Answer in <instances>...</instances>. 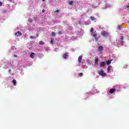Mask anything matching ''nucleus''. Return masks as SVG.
<instances>
[{"mask_svg": "<svg viewBox=\"0 0 129 129\" xmlns=\"http://www.w3.org/2000/svg\"><path fill=\"white\" fill-rule=\"evenodd\" d=\"M90 32L92 33V36L95 38V41H96V42H98V39H100V36L97 37V34L95 33H96V31L94 32V29L93 28L91 29Z\"/></svg>", "mask_w": 129, "mask_h": 129, "instance_id": "f257e3e1", "label": "nucleus"}, {"mask_svg": "<svg viewBox=\"0 0 129 129\" xmlns=\"http://www.w3.org/2000/svg\"><path fill=\"white\" fill-rule=\"evenodd\" d=\"M98 73L100 76H102L103 77L104 76H106V74L103 72V70H102L99 72H98Z\"/></svg>", "mask_w": 129, "mask_h": 129, "instance_id": "f03ea898", "label": "nucleus"}, {"mask_svg": "<svg viewBox=\"0 0 129 129\" xmlns=\"http://www.w3.org/2000/svg\"><path fill=\"white\" fill-rule=\"evenodd\" d=\"M102 35L104 37H107V36L108 35V32H107L105 31H103L102 32Z\"/></svg>", "mask_w": 129, "mask_h": 129, "instance_id": "7ed1b4c3", "label": "nucleus"}, {"mask_svg": "<svg viewBox=\"0 0 129 129\" xmlns=\"http://www.w3.org/2000/svg\"><path fill=\"white\" fill-rule=\"evenodd\" d=\"M15 36L16 37H21V36H22V33L20 31H18L15 33Z\"/></svg>", "mask_w": 129, "mask_h": 129, "instance_id": "20e7f679", "label": "nucleus"}, {"mask_svg": "<svg viewBox=\"0 0 129 129\" xmlns=\"http://www.w3.org/2000/svg\"><path fill=\"white\" fill-rule=\"evenodd\" d=\"M98 49L99 52H102L103 51V47L102 46H99Z\"/></svg>", "mask_w": 129, "mask_h": 129, "instance_id": "39448f33", "label": "nucleus"}, {"mask_svg": "<svg viewBox=\"0 0 129 129\" xmlns=\"http://www.w3.org/2000/svg\"><path fill=\"white\" fill-rule=\"evenodd\" d=\"M68 57V52H66L63 54V58L64 59H67Z\"/></svg>", "mask_w": 129, "mask_h": 129, "instance_id": "423d86ee", "label": "nucleus"}, {"mask_svg": "<svg viewBox=\"0 0 129 129\" xmlns=\"http://www.w3.org/2000/svg\"><path fill=\"white\" fill-rule=\"evenodd\" d=\"M81 61H82V55H80L78 57L79 63H81Z\"/></svg>", "mask_w": 129, "mask_h": 129, "instance_id": "0eeeda50", "label": "nucleus"}, {"mask_svg": "<svg viewBox=\"0 0 129 129\" xmlns=\"http://www.w3.org/2000/svg\"><path fill=\"white\" fill-rule=\"evenodd\" d=\"M109 92L111 94H112L114 92H115V89L112 88L109 91Z\"/></svg>", "mask_w": 129, "mask_h": 129, "instance_id": "6e6552de", "label": "nucleus"}, {"mask_svg": "<svg viewBox=\"0 0 129 129\" xmlns=\"http://www.w3.org/2000/svg\"><path fill=\"white\" fill-rule=\"evenodd\" d=\"M105 66V62L104 61H102L100 64V67H103V66Z\"/></svg>", "mask_w": 129, "mask_h": 129, "instance_id": "1a4fd4ad", "label": "nucleus"}, {"mask_svg": "<svg viewBox=\"0 0 129 129\" xmlns=\"http://www.w3.org/2000/svg\"><path fill=\"white\" fill-rule=\"evenodd\" d=\"M112 61V60H110V61L107 60L105 61V63H106V64H107V65H110V64H111Z\"/></svg>", "mask_w": 129, "mask_h": 129, "instance_id": "9d476101", "label": "nucleus"}, {"mask_svg": "<svg viewBox=\"0 0 129 129\" xmlns=\"http://www.w3.org/2000/svg\"><path fill=\"white\" fill-rule=\"evenodd\" d=\"M95 64H98V58H96L95 59Z\"/></svg>", "mask_w": 129, "mask_h": 129, "instance_id": "9b49d317", "label": "nucleus"}, {"mask_svg": "<svg viewBox=\"0 0 129 129\" xmlns=\"http://www.w3.org/2000/svg\"><path fill=\"white\" fill-rule=\"evenodd\" d=\"M12 82H13L14 86H16V85H17V81H16V80H13L12 81Z\"/></svg>", "mask_w": 129, "mask_h": 129, "instance_id": "f8f14e48", "label": "nucleus"}, {"mask_svg": "<svg viewBox=\"0 0 129 129\" xmlns=\"http://www.w3.org/2000/svg\"><path fill=\"white\" fill-rule=\"evenodd\" d=\"M34 56H35V53L34 52L31 53L30 55V57H31V58H34Z\"/></svg>", "mask_w": 129, "mask_h": 129, "instance_id": "ddd939ff", "label": "nucleus"}, {"mask_svg": "<svg viewBox=\"0 0 129 129\" xmlns=\"http://www.w3.org/2000/svg\"><path fill=\"white\" fill-rule=\"evenodd\" d=\"M51 44H54V38H51L50 40Z\"/></svg>", "mask_w": 129, "mask_h": 129, "instance_id": "4468645a", "label": "nucleus"}, {"mask_svg": "<svg viewBox=\"0 0 129 129\" xmlns=\"http://www.w3.org/2000/svg\"><path fill=\"white\" fill-rule=\"evenodd\" d=\"M69 5H70L71 6H73L74 5V2L73 1H70L69 3Z\"/></svg>", "mask_w": 129, "mask_h": 129, "instance_id": "2eb2a0df", "label": "nucleus"}, {"mask_svg": "<svg viewBox=\"0 0 129 129\" xmlns=\"http://www.w3.org/2000/svg\"><path fill=\"white\" fill-rule=\"evenodd\" d=\"M90 19H91V20L92 21H94V20H95V18H94V17H92V16L90 17Z\"/></svg>", "mask_w": 129, "mask_h": 129, "instance_id": "dca6fc26", "label": "nucleus"}, {"mask_svg": "<svg viewBox=\"0 0 129 129\" xmlns=\"http://www.w3.org/2000/svg\"><path fill=\"white\" fill-rule=\"evenodd\" d=\"M36 38H37V37L34 36L33 35L30 36V39H36Z\"/></svg>", "mask_w": 129, "mask_h": 129, "instance_id": "f3484780", "label": "nucleus"}, {"mask_svg": "<svg viewBox=\"0 0 129 129\" xmlns=\"http://www.w3.org/2000/svg\"><path fill=\"white\" fill-rule=\"evenodd\" d=\"M110 68H111V66H109L107 68V70L108 71H110Z\"/></svg>", "mask_w": 129, "mask_h": 129, "instance_id": "a211bd4d", "label": "nucleus"}, {"mask_svg": "<svg viewBox=\"0 0 129 129\" xmlns=\"http://www.w3.org/2000/svg\"><path fill=\"white\" fill-rule=\"evenodd\" d=\"M40 45H44V42L42 41H39Z\"/></svg>", "mask_w": 129, "mask_h": 129, "instance_id": "6ab92c4d", "label": "nucleus"}, {"mask_svg": "<svg viewBox=\"0 0 129 129\" xmlns=\"http://www.w3.org/2000/svg\"><path fill=\"white\" fill-rule=\"evenodd\" d=\"M51 35L54 37L55 36V32H52V33H51Z\"/></svg>", "mask_w": 129, "mask_h": 129, "instance_id": "aec40b11", "label": "nucleus"}, {"mask_svg": "<svg viewBox=\"0 0 129 129\" xmlns=\"http://www.w3.org/2000/svg\"><path fill=\"white\" fill-rule=\"evenodd\" d=\"M79 76H80V77H82V76H83V73H81L79 74Z\"/></svg>", "mask_w": 129, "mask_h": 129, "instance_id": "412c9836", "label": "nucleus"}, {"mask_svg": "<svg viewBox=\"0 0 129 129\" xmlns=\"http://www.w3.org/2000/svg\"><path fill=\"white\" fill-rule=\"evenodd\" d=\"M118 29L119 30H120V29H121V25H119V26H118Z\"/></svg>", "mask_w": 129, "mask_h": 129, "instance_id": "4be33fe9", "label": "nucleus"}, {"mask_svg": "<svg viewBox=\"0 0 129 129\" xmlns=\"http://www.w3.org/2000/svg\"><path fill=\"white\" fill-rule=\"evenodd\" d=\"M59 12H60V10H57L55 11L54 12V13H59Z\"/></svg>", "mask_w": 129, "mask_h": 129, "instance_id": "5701e85b", "label": "nucleus"}, {"mask_svg": "<svg viewBox=\"0 0 129 129\" xmlns=\"http://www.w3.org/2000/svg\"><path fill=\"white\" fill-rule=\"evenodd\" d=\"M58 35H61V34H62V32H61L60 31L58 32Z\"/></svg>", "mask_w": 129, "mask_h": 129, "instance_id": "b1692460", "label": "nucleus"}, {"mask_svg": "<svg viewBox=\"0 0 129 129\" xmlns=\"http://www.w3.org/2000/svg\"><path fill=\"white\" fill-rule=\"evenodd\" d=\"M3 6V3H2V2H0V7Z\"/></svg>", "mask_w": 129, "mask_h": 129, "instance_id": "393cba45", "label": "nucleus"}, {"mask_svg": "<svg viewBox=\"0 0 129 129\" xmlns=\"http://www.w3.org/2000/svg\"><path fill=\"white\" fill-rule=\"evenodd\" d=\"M120 39H121V40H123V37H121V38H120Z\"/></svg>", "mask_w": 129, "mask_h": 129, "instance_id": "a878e982", "label": "nucleus"}, {"mask_svg": "<svg viewBox=\"0 0 129 129\" xmlns=\"http://www.w3.org/2000/svg\"><path fill=\"white\" fill-rule=\"evenodd\" d=\"M14 56L16 58H17V57H18V56L17 55H14Z\"/></svg>", "mask_w": 129, "mask_h": 129, "instance_id": "bb28decb", "label": "nucleus"}, {"mask_svg": "<svg viewBox=\"0 0 129 129\" xmlns=\"http://www.w3.org/2000/svg\"><path fill=\"white\" fill-rule=\"evenodd\" d=\"M42 13H45V10L43 9V10H42Z\"/></svg>", "mask_w": 129, "mask_h": 129, "instance_id": "cd10ccee", "label": "nucleus"}, {"mask_svg": "<svg viewBox=\"0 0 129 129\" xmlns=\"http://www.w3.org/2000/svg\"><path fill=\"white\" fill-rule=\"evenodd\" d=\"M37 37H39V33H37Z\"/></svg>", "mask_w": 129, "mask_h": 129, "instance_id": "c85d7f7f", "label": "nucleus"}, {"mask_svg": "<svg viewBox=\"0 0 129 129\" xmlns=\"http://www.w3.org/2000/svg\"><path fill=\"white\" fill-rule=\"evenodd\" d=\"M121 44H123V41H121Z\"/></svg>", "mask_w": 129, "mask_h": 129, "instance_id": "c756f323", "label": "nucleus"}, {"mask_svg": "<svg viewBox=\"0 0 129 129\" xmlns=\"http://www.w3.org/2000/svg\"><path fill=\"white\" fill-rule=\"evenodd\" d=\"M126 8H129V6H126Z\"/></svg>", "mask_w": 129, "mask_h": 129, "instance_id": "7c9ffc66", "label": "nucleus"}, {"mask_svg": "<svg viewBox=\"0 0 129 129\" xmlns=\"http://www.w3.org/2000/svg\"><path fill=\"white\" fill-rule=\"evenodd\" d=\"M11 70H9V72H11Z\"/></svg>", "mask_w": 129, "mask_h": 129, "instance_id": "2f4dec72", "label": "nucleus"}, {"mask_svg": "<svg viewBox=\"0 0 129 129\" xmlns=\"http://www.w3.org/2000/svg\"><path fill=\"white\" fill-rule=\"evenodd\" d=\"M45 0H42V2H45Z\"/></svg>", "mask_w": 129, "mask_h": 129, "instance_id": "473e14b6", "label": "nucleus"}]
</instances>
